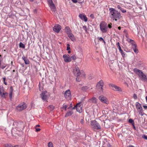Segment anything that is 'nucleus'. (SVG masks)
<instances>
[{
  "instance_id": "f257e3e1",
  "label": "nucleus",
  "mask_w": 147,
  "mask_h": 147,
  "mask_svg": "<svg viewBox=\"0 0 147 147\" xmlns=\"http://www.w3.org/2000/svg\"><path fill=\"white\" fill-rule=\"evenodd\" d=\"M109 16L113 21H117L122 17L120 12L114 8H111L109 9Z\"/></svg>"
},
{
  "instance_id": "f03ea898",
  "label": "nucleus",
  "mask_w": 147,
  "mask_h": 147,
  "mask_svg": "<svg viewBox=\"0 0 147 147\" xmlns=\"http://www.w3.org/2000/svg\"><path fill=\"white\" fill-rule=\"evenodd\" d=\"M133 71L138 76L141 80L144 82H147V74H144L141 71L137 68H135L133 70Z\"/></svg>"
},
{
  "instance_id": "7ed1b4c3",
  "label": "nucleus",
  "mask_w": 147,
  "mask_h": 147,
  "mask_svg": "<svg viewBox=\"0 0 147 147\" xmlns=\"http://www.w3.org/2000/svg\"><path fill=\"white\" fill-rule=\"evenodd\" d=\"M100 28L102 33H105L107 32L108 26L107 23L105 22L102 21L101 22L100 25Z\"/></svg>"
},
{
  "instance_id": "20e7f679",
  "label": "nucleus",
  "mask_w": 147,
  "mask_h": 147,
  "mask_svg": "<svg viewBox=\"0 0 147 147\" xmlns=\"http://www.w3.org/2000/svg\"><path fill=\"white\" fill-rule=\"evenodd\" d=\"M27 107L26 103L24 102H22L18 105L16 108L17 111H21L25 109Z\"/></svg>"
},
{
  "instance_id": "39448f33",
  "label": "nucleus",
  "mask_w": 147,
  "mask_h": 147,
  "mask_svg": "<svg viewBox=\"0 0 147 147\" xmlns=\"http://www.w3.org/2000/svg\"><path fill=\"white\" fill-rule=\"evenodd\" d=\"M90 124L92 127L94 129H100V126L99 124L95 120L91 121Z\"/></svg>"
},
{
  "instance_id": "423d86ee",
  "label": "nucleus",
  "mask_w": 147,
  "mask_h": 147,
  "mask_svg": "<svg viewBox=\"0 0 147 147\" xmlns=\"http://www.w3.org/2000/svg\"><path fill=\"white\" fill-rule=\"evenodd\" d=\"M109 86L114 91H118L121 92L122 91V89L121 88L113 84H109Z\"/></svg>"
},
{
  "instance_id": "0eeeda50",
  "label": "nucleus",
  "mask_w": 147,
  "mask_h": 147,
  "mask_svg": "<svg viewBox=\"0 0 147 147\" xmlns=\"http://www.w3.org/2000/svg\"><path fill=\"white\" fill-rule=\"evenodd\" d=\"M98 98L99 100L103 103L107 104H108L109 103V102L107 98L102 95L100 96Z\"/></svg>"
},
{
  "instance_id": "6e6552de",
  "label": "nucleus",
  "mask_w": 147,
  "mask_h": 147,
  "mask_svg": "<svg viewBox=\"0 0 147 147\" xmlns=\"http://www.w3.org/2000/svg\"><path fill=\"white\" fill-rule=\"evenodd\" d=\"M65 97L67 100H69L70 99L71 95V91L69 90H67L64 94Z\"/></svg>"
},
{
  "instance_id": "1a4fd4ad",
  "label": "nucleus",
  "mask_w": 147,
  "mask_h": 147,
  "mask_svg": "<svg viewBox=\"0 0 147 147\" xmlns=\"http://www.w3.org/2000/svg\"><path fill=\"white\" fill-rule=\"evenodd\" d=\"M73 72L74 75L77 77L80 76V72L79 67H75L73 69Z\"/></svg>"
},
{
  "instance_id": "9d476101",
  "label": "nucleus",
  "mask_w": 147,
  "mask_h": 147,
  "mask_svg": "<svg viewBox=\"0 0 147 147\" xmlns=\"http://www.w3.org/2000/svg\"><path fill=\"white\" fill-rule=\"evenodd\" d=\"M136 106L139 114L142 115V109L141 104L138 102H136Z\"/></svg>"
},
{
  "instance_id": "9b49d317",
  "label": "nucleus",
  "mask_w": 147,
  "mask_h": 147,
  "mask_svg": "<svg viewBox=\"0 0 147 147\" xmlns=\"http://www.w3.org/2000/svg\"><path fill=\"white\" fill-rule=\"evenodd\" d=\"M104 85V82L102 80H100L98 82L96 85V88L97 89L101 90V91L103 92V87Z\"/></svg>"
},
{
  "instance_id": "f8f14e48",
  "label": "nucleus",
  "mask_w": 147,
  "mask_h": 147,
  "mask_svg": "<svg viewBox=\"0 0 147 147\" xmlns=\"http://www.w3.org/2000/svg\"><path fill=\"white\" fill-rule=\"evenodd\" d=\"M61 26L57 24L55 25L53 28V30L56 32H59L61 29Z\"/></svg>"
},
{
  "instance_id": "ddd939ff",
  "label": "nucleus",
  "mask_w": 147,
  "mask_h": 147,
  "mask_svg": "<svg viewBox=\"0 0 147 147\" xmlns=\"http://www.w3.org/2000/svg\"><path fill=\"white\" fill-rule=\"evenodd\" d=\"M63 57L65 62H69L71 61V59L69 55H63Z\"/></svg>"
},
{
  "instance_id": "4468645a",
  "label": "nucleus",
  "mask_w": 147,
  "mask_h": 147,
  "mask_svg": "<svg viewBox=\"0 0 147 147\" xmlns=\"http://www.w3.org/2000/svg\"><path fill=\"white\" fill-rule=\"evenodd\" d=\"M3 59L0 58V67L1 69H3L7 66V64L2 61Z\"/></svg>"
},
{
  "instance_id": "2eb2a0df",
  "label": "nucleus",
  "mask_w": 147,
  "mask_h": 147,
  "mask_svg": "<svg viewBox=\"0 0 147 147\" xmlns=\"http://www.w3.org/2000/svg\"><path fill=\"white\" fill-rule=\"evenodd\" d=\"M47 93L46 91H45L44 92H42V94H40V96L42 99L44 101H46L47 100V96L45 94Z\"/></svg>"
},
{
  "instance_id": "dca6fc26",
  "label": "nucleus",
  "mask_w": 147,
  "mask_h": 147,
  "mask_svg": "<svg viewBox=\"0 0 147 147\" xmlns=\"http://www.w3.org/2000/svg\"><path fill=\"white\" fill-rule=\"evenodd\" d=\"M79 17L82 20H83L85 22H86L88 20L87 18L84 14H80L79 15Z\"/></svg>"
},
{
  "instance_id": "f3484780",
  "label": "nucleus",
  "mask_w": 147,
  "mask_h": 147,
  "mask_svg": "<svg viewBox=\"0 0 147 147\" xmlns=\"http://www.w3.org/2000/svg\"><path fill=\"white\" fill-rule=\"evenodd\" d=\"M13 88L12 86H11L10 87L9 93V97L11 100L12 98V96L13 95Z\"/></svg>"
},
{
  "instance_id": "a211bd4d",
  "label": "nucleus",
  "mask_w": 147,
  "mask_h": 147,
  "mask_svg": "<svg viewBox=\"0 0 147 147\" xmlns=\"http://www.w3.org/2000/svg\"><path fill=\"white\" fill-rule=\"evenodd\" d=\"M22 59L24 61L26 64H28L30 63V61L27 57H25L24 56L22 57Z\"/></svg>"
},
{
  "instance_id": "6ab92c4d",
  "label": "nucleus",
  "mask_w": 147,
  "mask_h": 147,
  "mask_svg": "<svg viewBox=\"0 0 147 147\" xmlns=\"http://www.w3.org/2000/svg\"><path fill=\"white\" fill-rule=\"evenodd\" d=\"M68 35V36L70 38L71 41H74L76 40V38L72 33L69 34Z\"/></svg>"
},
{
  "instance_id": "aec40b11",
  "label": "nucleus",
  "mask_w": 147,
  "mask_h": 147,
  "mask_svg": "<svg viewBox=\"0 0 147 147\" xmlns=\"http://www.w3.org/2000/svg\"><path fill=\"white\" fill-rule=\"evenodd\" d=\"M51 10L53 12H55L56 10V7L54 4L49 5Z\"/></svg>"
},
{
  "instance_id": "412c9836",
  "label": "nucleus",
  "mask_w": 147,
  "mask_h": 147,
  "mask_svg": "<svg viewBox=\"0 0 147 147\" xmlns=\"http://www.w3.org/2000/svg\"><path fill=\"white\" fill-rule=\"evenodd\" d=\"M132 48L133 49L134 51L136 53H137L138 52V49L136 48L137 45L136 44H133V45Z\"/></svg>"
},
{
  "instance_id": "4be33fe9",
  "label": "nucleus",
  "mask_w": 147,
  "mask_h": 147,
  "mask_svg": "<svg viewBox=\"0 0 147 147\" xmlns=\"http://www.w3.org/2000/svg\"><path fill=\"white\" fill-rule=\"evenodd\" d=\"M65 30L66 32L67 33L68 35L69 34L71 33L70 29L68 26H66L65 27Z\"/></svg>"
},
{
  "instance_id": "5701e85b",
  "label": "nucleus",
  "mask_w": 147,
  "mask_h": 147,
  "mask_svg": "<svg viewBox=\"0 0 147 147\" xmlns=\"http://www.w3.org/2000/svg\"><path fill=\"white\" fill-rule=\"evenodd\" d=\"M89 101L90 102L96 103L97 102V99L95 97H93L91 99H90L89 100Z\"/></svg>"
},
{
  "instance_id": "b1692460",
  "label": "nucleus",
  "mask_w": 147,
  "mask_h": 147,
  "mask_svg": "<svg viewBox=\"0 0 147 147\" xmlns=\"http://www.w3.org/2000/svg\"><path fill=\"white\" fill-rule=\"evenodd\" d=\"M73 113V112L72 111H68L66 114L65 117H67L71 115Z\"/></svg>"
},
{
  "instance_id": "393cba45",
  "label": "nucleus",
  "mask_w": 147,
  "mask_h": 147,
  "mask_svg": "<svg viewBox=\"0 0 147 147\" xmlns=\"http://www.w3.org/2000/svg\"><path fill=\"white\" fill-rule=\"evenodd\" d=\"M8 94L7 92H4V93H3L1 95V96L2 97L4 98H6L8 96Z\"/></svg>"
},
{
  "instance_id": "a878e982",
  "label": "nucleus",
  "mask_w": 147,
  "mask_h": 147,
  "mask_svg": "<svg viewBox=\"0 0 147 147\" xmlns=\"http://www.w3.org/2000/svg\"><path fill=\"white\" fill-rule=\"evenodd\" d=\"M127 40L128 42L132 44V46H133V44H136L135 43V42L134 40L130 38H128L127 39Z\"/></svg>"
},
{
  "instance_id": "bb28decb",
  "label": "nucleus",
  "mask_w": 147,
  "mask_h": 147,
  "mask_svg": "<svg viewBox=\"0 0 147 147\" xmlns=\"http://www.w3.org/2000/svg\"><path fill=\"white\" fill-rule=\"evenodd\" d=\"M77 111L79 113L81 112L82 111V107H76Z\"/></svg>"
},
{
  "instance_id": "cd10ccee",
  "label": "nucleus",
  "mask_w": 147,
  "mask_h": 147,
  "mask_svg": "<svg viewBox=\"0 0 147 147\" xmlns=\"http://www.w3.org/2000/svg\"><path fill=\"white\" fill-rule=\"evenodd\" d=\"M19 47L20 48L24 49L25 47V45L22 42H20L19 44Z\"/></svg>"
},
{
  "instance_id": "c85d7f7f",
  "label": "nucleus",
  "mask_w": 147,
  "mask_h": 147,
  "mask_svg": "<svg viewBox=\"0 0 147 147\" xmlns=\"http://www.w3.org/2000/svg\"><path fill=\"white\" fill-rule=\"evenodd\" d=\"M48 108L51 111H52L54 109L55 107L53 105H50L49 106Z\"/></svg>"
},
{
  "instance_id": "c756f323",
  "label": "nucleus",
  "mask_w": 147,
  "mask_h": 147,
  "mask_svg": "<svg viewBox=\"0 0 147 147\" xmlns=\"http://www.w3.org/2000/svg\"><path fill=\"white\" fill-rule=\"evenodd\" d=\"M3 88L0 87V94L1 96L2 94L3 93H4V92H5Z\"/></svg>"
},
{
  "instance_id": "7c9ffc66",
  "label": "nucleus",
  "mask_w": 147,
  "mask_h": 147,
  "mask_svg": "<svg viewBox=\"0 0 147 147\" xmlns=\"http://www.w3.org/2000/svg\"><path fill=\"white\" fill-rule=\"evenodd\" d=\"M67 107V106L66 105H64L63 107H62V108H61V109L62 110V111H63V109H64L65 111H66Z\"/></svg>"
},
{
  "instance_id": "2f4dec72",
  "label": "nucleus",
  "mask_w": 147,
  "mask_h": 147,
  "mask_svg": "<svg viewBox=\"0 0 147 147\" xmlns=\"http://www.w3.org/2000/svg\"><path fill=\"white\" fill-rule=\"evenodd\" d=\"M70 58H71V59H72L74 61L76 59V57L74 55H72V56H71Z\"/></svg>"
},
{
  "instance_id": "473e14b6",
  "label": "nucleus",
  "mask_w": 147,
  "mask_h": 147,
  "mask_svg": "<svg viewBox=\"0 0 147 147\" xmlns=\"http://www.w3.org/2000/svg\"><path fill=\"white\" fill-rule=\"evenodd\" d=\"M53 144L51 142H50L48 143V146L49 147H53Z\"/></svg>"
},
{
  "instance_id": "72a5a7b5",
  "label": "nucleus",
  "mask_w": 147,
  "mask_h": 147,
  "mask_svg": "<svg viewBox=\"0 0 147 147\" xmlns=\"http://www.w3.org/2000/svg\"><path fill=\"white\" fill-rule=\"evenodd\" d=\"M48 3L49 5L54 4L52 0H49L48 1Z\"/></svg>"
},
{
  "instance_id": "f704fd0d",
  "label": "nucleus",
  "mask_w": 147,
  "mask_h": 147,
  "mask_svg": "<svg viewBox=\"0 0 147 147\" xmlns=\"http://www.w3.org/2000/svg\"><path fill=\"white\" fill-rule=\"evenodd\" d=\"M129 122L130 123H131L132 125V124H133V123H134V120L132 119H129Z\"/></svg>"
},
{
  "instance_id": "c9c22d12",
  "label": "nucleus",
  "mask_w": 147,
  "mask_h": 147,
  "mask_svg": "<svg viewBox=\"0 0 147 147\" xmlns=\"http://www.w3.org/2000/svg\"><path fill=\"white\" fill-rule=\"evenodd\" d=\"M98 40H100V41H103V42L105 44V40H104V39H103V38L101 37H100L99 38H98Z\"/></svg>"
},
{
  "instance_id": "e433bc0d",
  "label": "nucleus",
  "mask_w": 147,
  "mask_h": 147,
  "mask_svg": "<svg viewBox=\"0 0 147 147\" xmlns=\"http://www.w3.org/2000/svg\"><path fill=\"white\" fill-rule=\"evenodd\" d=\"M89 88V87L87 86H85L83 87L82 88V90H86L88 89Z\"/></svg>"
},
{
  "instance_id": "4c0bfd02",
  "label": "nucleus",
  "mask_w": 147,
  "mask_h": 147,
  "mask_svg": "<svg viewBox=\"0 0 147 147\" xmlns=\"http://www.w3.org/2000/svg\"><path fill=\"white\" fill-rule=\"evenodd\" d=\"M81 107L80 105V103H78L76 106L74 107L73 109H74L75 107Z\"/></svg>"
},
{
  "instance_id": "58836bf2",
  "label": "nucleus",
  "mask_w": 147,
  "mask_h": 147,
  "mask_svg": "<svg viewBox=\"0 0 147 147\" xmlns=\"http://www.w3.org/2000/svg\"><path fill=\"white\" fill-rule=\"evenodd\" d=\"M121 12L123 13H125L126 12V10L124 9H123V8H121Z\"/></svg>"
},
{
  "instance_id": "ea45409f",
  "label": "nucleus",
  "mask_w": 147,
  "mask_h": 147,
  "mask_svg": "<svg viewBox=\"0 0 147 147\" xmlns=\"http://www.w3.org/2000/svg\"><path fill=\"white\" fill-rule=\"evenodd\" d=\"M70 45L69 44H68L67 45V50H69V49H70Z\"/></svg>"
},
{
  "instance_id": "a19ab883",
  "label": "nucleus",
  "mask_w": 147,
  "mask_h": 147,
  "mask_svg": "<svg viewBox=\"0 0 147 147\" xmlns=\"http://www.w3.org/2000/svg\"><path fill=\"white\" fill-rule=\"evenodd\" d=\"M5 147H13V146L10 144H7L5 145Z\"/></svg>"
},
{
  "instance_id": "79ce46f5",
  "label": "nucleus",
  "mask_w": 147,
  "mask_h": 147,
  "mask_svg": "<svg viewBox=\"0 0 147 147\" xmlns=\"http://www.w3.org/2000/svg\"><path fill=\"white\" fill-rule=\"evenodd\" d=\"M133 97L135 99H136L137 98V95L135 94H134Z\"/></svg>"
},
{
  "instance_id": "37998d69",
  "label": "nucleus",
  "mask_w": 147,
  "mask_h": 147,
  "mask_svg": "<svg viewBox=\"0 0 147 147\" xmlns=\"http://www.w3.org/2000/svg\"><path fill=\"white\" fill-rule=\"evenodd\" d=\"M120 52L121 53V55H122V57H124L125 56V53L123 51H122V52Z\"/></svg>"
},
{
  "instance_id": "c03bdc74",
  "label": "nucleus",
  "mask_w": 147,
  "mask_h": 147,
  "mask_svg": "<svg viewBox=\"0 0 147 147\" xmlns=\"http://www.w3.org/2000/svg\"><path fill=\"white\" fill-rule=\"evenodd\" d=\"M117 7L118 9L120 10H121V8H122V6L120 5H118L117 6Z\"/></svg>"
},
{
  "instance_id": "a18cd8bd",
  "label": "nucleus",
  "mask_w": 147,
  "mask_h": 147,
  "mask_svg": "<svg viewBox=\"0 0 147 147\" xmlns=\"http://www.w3.org/2000/svg\"><path fill=\"white\" fill-rule=\"evenodd\" d=\"M109 28H112V23H110L108 24V26H107Z\"/></svg>"
},
{
  "instance_id": "49530a36",
  "label": "nucleus",
  "mask_w": 147,
  "mask_h": 147,
  "mask_svg": "<svg viewBox=\"0 0 147 147\" xmlns=\"http://www.w3.org/2000/svg\"><path fill=\"white\" fill-rule=\"evenodd\" d=\"M90 17L92 19H94V15L93 14H91L90 15Z\"/></svg>"
},
{
  "instance_id": "de8ad7c7",
  "label": "nucleus",
  "mask_w": 147,
  "mask_h": 147,
  "mask_svg": "<svg viewBox=\"0 0 147 147\" xmlns=\"http://www.w3.org/2000/svg\"><path fill=\"white\" fill-rule=\"evenodd\" d=\"M118 48L119 50V52H122V49H121L120 46H119V47H118Z\"/></svg>"
},
{
  "instance_id": "09e8293b",
  "label": "nucleus",
  "mask_w": 147,
  "mask_h": 147,
  "mask_svg": "<svg viewBox=\"0 0 147 147\" xmlns=\"http://www.w3.org/2000/svg\"><path fill=\"white\" fill-rule=\"evenodd\" d=\"M74 3H76L77 2V0H71Z\"/></svg>"
},
{
  "instance_id": "8fccbe9b",
  "label": "nucleus",
  "mask_w": 147,
  "mask_h": 147,
  "mask_svg": "<svg viewBox=\"0 0 147 147\" xmlns=\"http://www.w3.org/2000/svg\"><path fill=\"white\" fill-rule=\"evenodd\" d=\"M116 45H117V47H119V46H120V43L119 42H118L116 44Z\"/></svg>"
},
{
  "instance_id": "3c124183",
  "label": "nucleus",
  "mask_w": 147,
  "mask_h": 147,
  "mask_svg": "<svg viewBox=\"0 0 147 147\" xmlns=\"http://www.w3.org/2000/svg\"><path fill=\"white\" fill-rule=\"evenodd\" d=\"M132 125L133 126L134 129L135 130H136V127H135V125H134V123H133V124H132Z\"/></svg>"
},
{
  "instance_id": "603ef678",
  "label": "nucleus",
  "mask_w": 147,
  "mask_h": 147,
  "mask_svg": "<svg viewBox=\"0 0 147 147\" xmlns=\"http://www.w3.org/2000/svg\"><path fill=\"white\" fill-rule=\"evenodd\" d=\"M40 128H37L36 129V131L37 132L39 131H40Z\"/></svg>"
},
{
  "instance_id": "864d4df0",
  "label": "nucleus",
  "mask_w": 147,
  "mask_h": 147,
  "mask_svg": "<svg viewBox=\"0 0 147 147\" xmlns=\"http://www.w3.org/2000/svg\"><path fill=\"white\" fill-rule=\"evenodd\" d=\"M76 79L77 81L80 82V80H79V78L78 77H77Z\"/></svg>"
},
{
  "instance_id": "5fc2aeb1",
  "label": "nucleus",
  "mask_w": 147,
  "mask_h": 147,
  "mask_svg": "<svg viewBox=\"0 0 147 147\" xmlns=\"http://www.w3.org/2000/svg\"><path fill=\"white\" fill-rule=\"evenodd\" d=\"M143 138H144L146 140H147V136H144Z\"/></svg>"
},
{
  "instance_id": "6e6d98bb",
  "label": "nucleus",
  "mask_w": 147,
  "mask_h": 147,
  "mask_svg": "<svg viewBox=\"0 0 147 147\" xmlns=\"http://www.w3.org/2000/svg\"><path fill=\"white\" fill-rule=\"evenodd\" d=\"M143 107L145 109H147V106H143Z\"/></svg>"
},
{
  "instance_id": "4d7b16f0",
  "label": "nucleus",
  "mask_w": 147,
  "mask_h": 147,
  "mask_svg": "<svg viewBox=\"0 0 147 147\" xmlns=\"http://www.w3.org/2000/svg\"><path fill=\"white\" fill-rule=\"evenodd\" d=\"M80 122L82 124H83L84 122V120L83 119L81 120Z\"/></svg>"
},
{
  "instance_id": "13d9d810",
  "label": "nucleus",
  "mask_w": 147,
  "mask_h": 147,
  "mask_svg": "<svg viewBox=\"0 0 147 147\" xmlns=\"http://www.w3.org/2000/svg\"><path fill=\"white\" fill-rule=\"evenodd\" d=\"M13 147H21L20 146H19V145H16L14 146H13Z\"/></svg>"
},
{
  "instance_id": "bf43d9fd",
  "label": "nucleus",
  "mask_w": 147,
  "mask_h": 147,
  "mask_svg": "<svg viewBox=\"0 0 147 147\" xmlns=\"http://www.w3.org/2000/svg\"><path fill=\"white\" fill-rule=\"evenodd\" d=\"M4 84L6 85H7V83L6 82H5V81H4Z\"/></svg>"
},
{
  "instance_id": "052dcab7",
  "label": "nucleus",
  "mask_w": 147,
  "mask_h": 147,
  "mask_svg": "<svg viewBox=\"0 0 147 147\" xmlns=\"http://www.w3.org/2000/svg\"><path fill=\"white\" fill-rule=\"evenodd\" d=\"M127 147H134V146L132 145H131Z\"/></svg>"
},
{
  "instance_id": "680f3d73",
  "label": "nucleus",
  "mask_w": 147,
  "mask_h": 147,
  "mask_svg": "<svg viewBox=\"0 0 147 147\" xmlns=\"http://www.w3.org/2000/svg\"><path fill=\"white\" fill-rule=\"evenodd\" d=\"M118 29L119 30H120L121 29V27L120 26H119L118 28Z\"/></svg>"
},
{
  "instance_id": "e2e57ef3",
  "label": "nucleus",
  "mask_w": 147,
  "mask_h": 147,
  "mask_svg": "<svg viewBox=\"0 0 147 147\" xmlns=\"http://www.w3.org/2000/svg\"><path fill=\"white\" fill-rule=\"evenodd\" d=\"M5 78H3V80L4 81H5Z\"/></svg>"
},
{
  "instance_id": "0e129e2a",
  "label": "nucleus",
  "mask_w": 147,
  "mask_h": 147,
  "mask_svg": "<svg viewBox=\"0 0 147 147\" xmlns=\"http://www.w3.org/2000/svg\"><path fill=\"white\" fill-rule=\"evenodd\" d=\"M71 52V51H68V53H69Z\"/></svg>"
},
{
  "instance_id": "69168bd1",
  "label": "nucleus",
  "mask_w": 147,
  "mask_h": 147,
  "mask_svg": "<svg viewBox=\"0 0 147 147\" xmlns=\"http://www.w3.org/2000/svg\"><path fill=\"white\" fill-rule=\"evenodd\" d=\"M40 125H37L36 126V127H40Z\"/></svg>"
},
{
  "instance_id": "338daca9",
  "label": "nucleus",
  "mask_w": 147,
  "mask_h": 147,
  "mask_svg": "<svg viewBox=\"0 0 147 147\" xmlns=\"http://www.w3.org/2000/svg\"><path fill=\"white\" fill-rule=\"evenodd\" d=\"M11 64L12 65H13V61H11Z\"/></svg>"
},
{
  "instance_id": "774afa93",
  "label": "nucleus",
  "mask_w": 147,
  "mask_h": 147,
  "mask_svg": "<svg viewBox=\"0 0 147 147\" xmlns=\"http://www.w3.org/2000/svg\"><path fill=\"white\" fill-rule=\"evenodd\" d=\"M146 101H147V96L146 97Z\"/></svg>"
}]
</instances>
